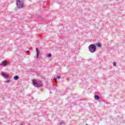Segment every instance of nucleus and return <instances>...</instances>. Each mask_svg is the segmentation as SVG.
Here are the masks:
<instances>
[{
    "label": "nucleus",
    "mask_w": 125,
    "mask_h": 125,
    "mask_svg": "<svg viewBox=\"0 0 125 125\" xmlns=\"http://www.w3.org/2000/svg\"><path fill=\"white\" fill-rule=\"evenodd\" d=\"M89 50L91 52V53H94L96 51V46H95L94 44H90L89 47Z\"/></svg>",
    "instance_id": "f257e3e1"
},
{
    "label": "nucleus",
    "mask_w": 125,
    "mask_h": 125,
    "mask_svg": "<svg viewBox=\"0 0 125 125\" xmlns=\"http://www.w3.org/2000/svg\"><path fill=\"white\" fill-rule=\"evenodd\" d=\"M32 82L34 83L33 85L36 86V87H40V86H42V82L38 81L37 80H33Z\"/></svg>",
    "instance_id": "f03ea898"
},
{
    "label": "nucleus",
    "mask_w": 125,
    "mask_h": 125,
    "mask_svg": "<svg viewBox=\"0 0 125 125\" xmlns=\"http://www.w3.org/2000/svg\"><path fill=\"white\" fill-rule=\"evenodd\" d=\"M24 5V3L20 0H17V6L18 8H22Z\"/></svg>",
    "instance_id": "7ed1b4c3"
},
{
    "label": "nucleus",
    "mask_w": 125,
    "mask_h": 125,
    "mask_svg": "<svg viewBox=\"0 0 125 125\" xmlns=\"http://www.w3.org/2000/svg\"><path fill=\"white\" fill-rule=\"evenodd\" d=\"M8 62L7 61H4L2 62L1 65L2 66L5 67V66H6V64H8Z\"/></svg>",
    "instance_id": "20e7f679"
},
{
    "label": "nucleus",
    "mask_w": 125,
    "mask_h": 125,
    "mask_svg": "<svg viewBox=\"0 0 125 125\" xmlns=\"http://www.w3.org/2000/svg\"><path fill=\"white\" fill-rule=\"evenodd\" d=\"M36 52H37V58H39V55L40 54V51H39V49L36 48Z\"/></svg>",
    "instance_id": "39448f33"
},
{
    "label": "nucleus",
    "mask_w": 125,
    "mask_h": 125,
    "mask_svg": "<svg viewBox=\"0 0 125 125\" xmlns=\"http://www.w3.org/2000/svg\"><path fill=\"white\" fill-rule=\"evenodd\" d=\"M2 76L3 77H4L5 78H8V75L6 73H2Z\"/></svg>",
    "instance_id": "423d86ee"
},
{
    "label": "nucleus",
    "mask_w": 125,
    "mask_h": 125,
    "mask_svg": "<svg viewBox=\"0 0 125 125\" xmlns=\"http://www.w3.org/2000/svg\"><path fill=\"white\" fill-rule=\"evenodd\" d=\"M94 98H95V99L96 100H99V99H100V97H99V96H98V95H95V96H94Z\"/></svg>",
    "instance_id": "0eeeda50"
},
{
    "label": "nucleus",
    "mask_w": 125,
    "mask_h": 125,
    "mask_svg": "<svg viewBox=\"0 0 125 125\" xmlns=\"http://www.w3.org/2000/svg\"><path fill=\"white\" fill-rule=\"evenodd\" d=\"M14 79L16 81H17V80H18V79H19V77H18V76L16 75L15 76H14Z\"/></svg>",
    "instance_id": "6e6552de"
},
{
    "label": "nucleus",
    "mask_w": 125,
    "mask_h": 125,
    "mask_svg": "<svg viewBox=\"0 0 125 125\" xmlns=\"http://www.w3.org/2000/svg\"><path fill=\"white\" fill-rule=\"evenodd\" d=\"M51 57V54H49L47 56V57L48 58H50V57Z\"/></svg>",
    "instance_id": "1a4fd4ad"
},
{
    "label": "nucleus",
    "mask_w": 125,
    "mask_h": 125,
    "mask_svg": "<svg viewBox=\"0 0 125 125\" xmlns=\"http://www.w3.org/2000/svg\"><path fill=\"white\" fill-rule=\"evenodd\" d=\"M97 46H98V47H101V44H100V43H97Z\"/></svg>",
    "instance_id": "9d476101"
},
{
    "label": "nucleus",
    "mask_w": 125,
    "mask_h": 125,
    "mask_svg": "<svg viewBox=\"0 0 125 125\" xmlns=\"http://www.w3.org/2000/svg\"><path fill=\"white\" fill-rule=\"evenodd\" d=\"M54 80H55L56 83H57V78H54Z\"/></svg>",
    "instance_id": "9b49d317"
},
{
    "label": "nucleus",
    "mask_w": 125,
    "mask_h": 125,
    "mask_svg": "<svg viewBox=\"0 0 125 125\" xmlns=\"http://www.w3.org/2000/svg\"><path fill=\"white\" fill-rule=\"evenodd\" d=\"M116 64H117V63L116 62H113L114 66H116Z\"/></svg>",
    "instance_id": "f8f14e48"
},
{
    "label": "nucleus",
    "mask_w": 125,
    "mask_h": 125,
    "mask_svg": "<svg viewBox=\"0 0 125 125\" xmlns=\"http://www.w3.org/2000/svg\"><path fill=\"white\" fill-rule=\"evenodd\" d=\"M60 76H58L57 77V79H58L59 80V79H60Z\"/></svg>",
    "instance_id": "ddd939ff"
},
{
    "label": "nucleus",
    "mask_w": 125,
    "mask_h": 125,
    "mask_svg": "<svg viewBox=\"0 0 125 125\" xmlns=\"http://www.w3.org/2000/svg\"><path fill=\"white\" fill-rule=\"evenodd\" d=\"M7 83H10V81L8 80V81H7Z\"/></svg>",
    "instance_id": "4468645a"
},
{
    "label": "nucleus",
    "mask_w": 125,
    "mask_h": 125,
    "mask_svg": "<svg viewBox=\"0 0 125 125\" xmlns=\"http://www.w3.org/2000/svg\"><path fill=\"white\" fill-rule=\"evenodd\" d=\"M86 125H88L87 124H86Z\"/></svg>",
    "instance_id": "2eb2a0df"
}]
</instances>
